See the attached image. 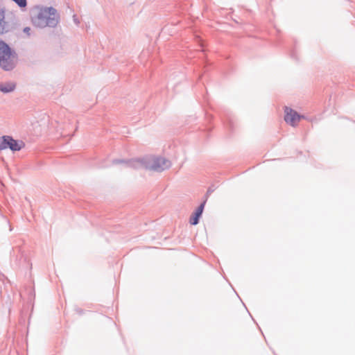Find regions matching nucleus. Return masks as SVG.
Segmentation results:
<instances>
[{
	"instance_id": "f257e3e1",
	"label": "nucleus",
	"mask_w": 355,
	"mask_h": 355,
	"mask_svg": "<svg viewBox=\"0 0 355 355\" xmlns=\"http://www.w3.org/2000/svg\"><path fill=\"white\" fill-rule=\"evenodd\" d=\"M59 19L57 10L52 7L37 8L32 17L33 24L39 28L54 27L58 24Z\"/></svg>"
},
{
	"instance_id": "f03ea898",
	"label": "nucleus",
	"mask_w": 355,
	"mask_h": 355,
	"mask_svg": "<svg viewBox=\"0 0 355 355\" xmlns=\"http://www.w3.org/2000/svg\"><path fill=\"white\" fill-rule=\"evenodd\" d=\"M0 65L5 70H10L15 65L14 55L9 46L3 42H0Z\"/></svg>"
},
{
	"instance_id": "7ed1b4c3",
	"label": "nucleus",
	"mask_w": 355,
	"mask_h": 355,
	"mask_svg": "<svg viewBox=\"0 0 355 355\" xmlns=\"http://www.w3.org/2000/svg\"><path fill=\"white\" fill-rule=\"evenodd\" d=\"M24 144L22 142H18L9 136L0 137V150L10 148L13 151L19 150Z\"/></svg>"
},
{
	"instance_id": "20e7f679",
	"label": "nucleus",
	"mask_w": 355,
	"mask_h": 355,
	"mask_svg": "<svg viewBox=\"0 0 355 355\" xmlns=\"http://www.w3.org/2000/svg\"><path fill=\"white\" fill-rule=\"evenodd\" d=\"M284 112L285 121L292 126H296L301 120V119L303 117L302 116L300 115L296 111L288 107H285Z\"/></svg>"
},
{
	"instance_id": "39448f33",
	"label": "nucleus",
	"mask_w": 355,
	"mask_h": 355,
	"mask_svg": "<svg viewBox=\"0 0 355 355\" xmlns=\"http://www.w3.org/2000/svg\"><path fill=\"white\" fill-rule=\"evenodd\" d=\"M171 166L169 161L162 157H153L150 163L149 168L156 171H162Z\"/></svg>"
},
{
	"instance_id": "423d86ee",
	"label": "nucleus",
	"mask_w": 355,
	"mask_h": 355,
	"mask_svg": "<svg viewBox=\"0 0 355 355\" xmlns=\"http://www.w3.org/2000/svg\"><path fill=\"white\" fill-rule=\"evenodd\" d=\"M205 202L206 201H204L198 207V209L196 210L195 213L193 214V215L190 218V223L191 225H196L198 224V219L200 218V216H201L202 211H203V209H204V207H205Z\"/></svg>"
},
{
	"instance_id": "0eeeda50",
	"label": "nucleus",
	"mask_w": 355,
	"mask_h": 355,
	"mask_svg": "<svg viewBox=\"0 0 355 355\" xmlns=\"http://www.w3.org/2000/svg\"><path fill=\"white\" fill-rule=\"evenodd\" d=\"M15 83L9 82L0 83V90L3 93L11 92L15 89Z\"/></svg>"
},
{
	"instance_id": "6e6552de",
	"label": "nucleus",
	"mask_w": 355,
	"mask_h": 355,
	"mask_svg": "<svg viewBox=\"0 0 355 355\" xmlns=\"http://www.w3.org/2000/svg\"><path fill=\"white\" fill-rule=\"evenodd\" d=\"M4 11L0 10V34H3L6 31V22L4 21Z\"/></svg>"
},
{
	"instance_id": "1a4fd4ad",
	"label": "nucleus",
	"mask_w": 355,
	"mask_h": 355,
	"mask_svg": "<svg viewBox=\"0 0 355 355\" xmlns=\"http://www.w3.org/2000/svg\"><path fill=\"white\" fill-rule=\"evenodd\" d=\"M15 1L19 6L25 7L26 6V0H12Z\"/></svg>"
},
{
	"instance_id": "9d476101",
	"label": "nucleus",
	"mask_w": 355,
	"mask_h": 355,
	"mask_svg": "<svg viewBox=\"0 0 355 355\" xmlns=\"http://www.w3.org/2000/svg\"><path fill=\"white\" fill-rule=\"evenodd\" d=\"M31 28L29 27H26L24 28V32L27 34L28 35H30Z\"/></svg>"
}]
</instances>
